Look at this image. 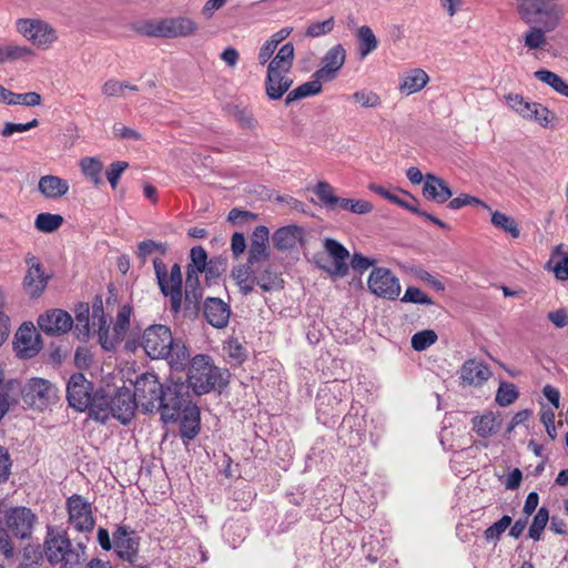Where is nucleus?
<instances>
[{
	"label": "nucleus",
	"mask_w": 568,
	"mask_h": 568,
	"mask_svg": "<svg viewBox=\"0 0 568 568\" xmlns=\"http://www.w3.org/2000/svg\"><path fill=\"white\" fill-rule=\"evenodd\" d=\"M80 168L82 173L89 179L93 184L99 185L102 183V162L97 158H83L80 161Z\"/></svg>",
	"instance_id": "37998d69"
},
{
	"label": "nucleus",
	"mask_w": 568,
	"mask_h": 568,
	"mask_svg": "<svg viewBox=\"0 0 568 568\" xmlns=\"http://www.w3.org/2000/svg\"><path fill=\"white\" fill-rule=\"evenodd\" d=\"M552 0H518V10L527 23H536L552 31L559 23L561 11Z\"/></svg>",
	"instance_id": "423d86ee"
},
{
	"label": "nucleus",
	"mask_w": 568,
	"mask_h": 568,
	"mask_svg": "<svg viewBox=\"0 0 568 568\" xmlns=\"http://www.w3.org/2000/svg\"><path fill=\"white\" fill-rule=\"evenodd\" d=\"M230 306L217 297H209L204 303V316L216 328H224L230 320Z\"/></svg>",
	"instance_id": "393cba45"
},
{
	"label": "nucleus",
	"mask_w": 568,
	"mask_h": 568,
	"mask_svg": "<svg viewBox=\"0 0 568 568\" xmlns=\"http://www.w3.org/2000/svg\"><path fill=\"white\" fill-rule=\"evenodd\" d=\"M322 83V80L313 78L312 81L298 85L297 88L288 92L285 99V104L290 105L294 101L321 93Z\"/></svg>",
	"instance_id": "58836bf2"
},
{
	"label": "nucleus",
	"mask_w": 568,
	"mask_h": 568,
	"mask_svg": "<svg viewBox=\"0 0 568 568\" xmlns=\"http://www.w3.org/2000/svg\"><path fill=\"white\" fill-rule=\"evenodd\" d=\"M128 166L129 164L125 161H116L110 164L106 171V179L112 189L118 186L119 180Z\"/></svg>",
	"instance_id": "0e129e2a"
},
{
	"label": "nucleus",
	"mask_w": 568,
	"mask_h": 568,
	"mask_svg": "<svg viewBox=\"0 0 568 568\" xmlns=\"http://www.w3.org/2000/svg\"><path fill=\"white\" fill-rule=\"evenodd\" d=\"M345 60L346 51L344 47L342 44L332 47L322 58V67L314 72L313 78L323 82L334 80L343 68Z\"/></svg>",
	"instance_id": "a211bd4d"
},
{
	"label": "nucleus",
	"mask_w": 568,
	"mask_h": 568,
	"mask_svg": "<svg viewBox=\"0 0 568 568\" xmlns=\"http://www.w3.org/2000/svg\"><path fill=\"white\" fill-rule=\"evenodd\" d=\"M321 204L328 210L341 209L354 214L364 215L373 211V205L366 200L339 197L334 187L326 181H320L313 189Z\"/></svg>",
	"instance_id": "0eeeda50"
},
{
	"label": "nucleus",
	"mask_w": 568,
	"mask_h": 568,
	"mask_svg": "<svg viewBox=\"0 0 568 568\" xmlns=\"http://www.w3.org/2000/svg\"><path fill=\"white\" fill-rule=\"evenodd\" d=\"M90 317L92 327L94 329L97 328L98 335H100L108 322L104 315L103 301L101 296H95L93 298Z\"/></svg>",
	"instance_id": "8fccbe9b"
},
{
	"label": "nucleus",
	"mask_w": 568,
	"mask_h": 568,
	"mask_svg": "<svg viewBox=\"0 0 568 568\" xmlns=\"http://www.w3.org/2000/svg\"><path fill=\"white\" fill-rule=\"evenodd\" d=\"M189 406L194 404L189 399L184 384L168 383L164 384L155 412L160 413L163 423L168 424L176 422Z\"/></svg>",
	"instance_id": "39448f33"
},
{
	"label": "nucleus",
	"mask_w": 568,
	"mask_h": 568,
	"mask_svg": "<svg viewBox=\"0 0 568 568\" xmlns=\"http://www.w3.org/2000/svg\"><path fill=\"white\" fill-rule=\"evenodd\" d=\"M141 346L150 358L166 359L176 368L183 366L190 357L185 345L175 341L171 329L161 324L151 325L144 331Z\"/></svg>",
	"instance_id": "f257e3e1"
},
{
	"label": "nucleus",
	"mask_w": 568,
	"mask_h": 568,
	"mask_svg": "<svg viewBox=\"0 0 568 568\" xmlns=\"http://www.w3.org/2000/svg\"><path fill=\"white\" fill-rule=\"evenodd\" d=\"M202 295L199 275L194 274L193 271H186L185 308L197 311Z\"/></svg>",
	"instance_id": "f704fd0d"
},
{
	"label": "nucleus",
	"mask_w": 568,
	"mask_h": 568,
	"mask_svg": "<svg viewBox=\"0 0 568 568\" xmlns=\"http://www.w3.org/2000/svg\"><path fill=\"white\" fill-rule=\"evenodd\" d=\"M528 120L535 121L544 128L551 125L555 114L540 103H535Z\"/></svg>",
	"instance_id": "4d7b16f0"
},
{
	"label": "nucleus",
	"mask_w": 568,
	"mask_h": 568,
	"mask_svg": "<svg viewBox=\"0 0 568 568\" xmlns=\"http://www.w3.org/2000/svg\"><path fill=\"white\" fill-rule=\"evenodd\" d=\"M293 80L288 73L267 70L265 79V92L270 100L281 99L288 91Z\"/></svg>",
	"instance_id": "a878e982"
},
{
	"label": "nucleus",
	"mask_w": 568,
	"mask_h": 568,
	"mask_svg": "<svg viewBox=\"0 0 568 568\" xmlns=\"http://www.w3.org/2000/svg\"><path fill=\"white\" fill-rule=\"evenodd\" d=\"M62 223L63 217L60 214L40 213L36 217L34 226L40 232L52 233L57 231Z\"/></svg>",
	"instance_id": "c03bdc74"
},
{
	"label": "nucleus",
	"mask_w": 568,
	"mask_h": 568,
	"mask_svg": "<svg viewBox=\"0 0 568 568\" xmlns=\"http://www.w3.org/2000/svg\"><path fill=\"white\" fill-rule=\"evenodd\" d=\"M12 460L8 449L0 445V484L8 481L11 475Z\"/></svg>",
	"instance_id": "338daca9"
},
{
	"label": "nucleus",
	"mask_w": 568,
	"mask_h": 568,
	"mask_svg": "<svg viewBox=\"0 0 568 568\" xmlns=\"http://www.w3.org/2000/svg\"><path fill=\"white\" fill-rule=\"evenodd\" d=\"M437 341V334L432 329H424L413 335L412 347L415 351H425Z\"/></svg>",
	"instance_id": "5fc2aeb1"
},
{
	"label": "nucleus",
	"mask_w": 568,
	"mask_h": 568,
	"mask_svg": "<svg viewBox=\"0 0 568 568\" xmlns=\"http://www.w3.org/2000/svg\"><path fill=\"white\" fill-rule=\"evenodd\" d=\"M164 384H161L154 373H143L136 377L133 396L143 413H154L158 402L163 392Z\"/></svg>",
	"instance_id": "6e6552de"
},
{
	"label": "nucleus",
	"mask_w": 568,
	"mask_h": 568,
	"mask_svg": "<svg viewBox=\"0 0 568 568\" xmlns=\"http://www.w3.org/2000/svg\"><path fill=\"white\" fill-rule=\"evenodd\" d=\"M196 28V23L186 17L162 19L163 38L187 37Z\"/></svg>",
	"instance_id": "cd10ccee"
},
{
	"label": "nucleus",
	"mask_w": 568,
	"mask_h": 568,
	"mask_svg": "<svg viewBox=\"0 0 568 568\" xmlns=\"http://www.w3.org/2000/svg\"><path fill=\"white\" fill-rule=\"evenodd\" d=\"M139 537L128 526H119L113 532V548L124 561L134 564L139 556Z\"/></svg>",
	"instance_id": "dca6fc26"
},
{
	"label": "nucleus",
	"mask_w": 568,
	"mask_h": 568,
	"mask_svg": "<svg viewBox=\"0 0 568 568\" xmlns=\"http://www.w3.org/2000/svg\"><path fill=\"white\" fill-rule=\"evenodd\" d=\"M369 291L386 300L395 301L400 294L399 280L386 267H375L367 280Z\"/></svg>",
	"instance_id": "f8f14e48"
},
{
	"label": "nucleus",
	"mask_w": 568,
	"mask_h": 568,
	"mask_svg": "<svg viewBox=\"0 0 568 568\" xmlns=\"http://www.w3.org/2000/svg\"><path fill=\"white\" fill-rule=\"evenodd\" d=\"M227 371L215 366L207 355H196L192 358L187 373V382L195 394H207L227 383Z\"/></svg>",
	"instance_id": "f03ea898"
},
{
	"label": "nucleus",
	"mask_w": 568,
	"mask_h": 568,
	"mask_svg": "<svg viewBox=\"0 0 568 568\" xmlns=\"http://www.w3.org/2000/svg\"><path fill=\"white\" fill-rule=\"evenodd\" d=\"M507 104L524 119L531 116V110L536 102L526 101L520 94L506 95Z\"/></svg>",
	"instance_id": "de8ad7c7"
},
{
	"label": "nucleus",
	"mask_w": 568,
	"mask_h": 568,
	"mask_svg": "<svg viewBox=\"0 0 568 568\" xmlns=\"http://www.w3.org/2000/svg\"><path fill=\"white\" fill-rule=\"evenodd\" d=\"M38 125H39L38 119H33L27 123L6 122L1 130V135L4 138H9V136L13 135L14 133L26 132V131H29V130L38 126Z\"/></svg>",
	"instance_id": "052dcab7"
},
{
	"label": "nucleus",
	"mask_w": 568,
	"mask_h": 568,
	"mask_svg": "<svg viewBox=\"0 0 568 568\" xmlns=\"http://www.w3.org/2000/svg\"><path fill=\"white\" fill-rule=\"evenodd\" d=\"M325 251L333 260L331 267L323 268L331 275L344 277L348 273L347 260L349 257L348 251L336 240L326 239L324 242Z\"/></svg>",
	"instance_id": "5701e85b"
},
{
	"label": "nucleus",
	"mask_w": 568,
	"mask_h": 568,
	"mask_svg": "<svg viewBox=\"0 0 568 568\" xmlns=\"http://www.w3.org/2000/svg\"><path fill=\"white\" fill-rule=\"evenodd\" d=\"M252 266V264L245 263L237 265L232 270L231 276L240 292L243 295H248L253 292L255 285H258L265 292L271 291L272 285L265 282L264 277L257 278Z\"/></svg>",
	"instance_id": "412c9836"
},
{
	"label": "nucleus",
	"mask_w": 568,
	"mask_h": 568,
	"mask_svg": "<svg viewBox=\"0 0 568 568\" xmlns=\"http://www.w3.org/2000/svg\"><path fill=\"white\" fill-rule=\"evenodd\" d=\"M549 520V511L545 507H540L534 516L532 523L529 527L528 535L534 540H539L541 534Z\"/></svg>",
	"instance_id": "09e8293b"
},
{
	"label": "nucleus",
	"mask_w": 568,
	"mask_h": 568,
	"mask_svg": "<svg viewBox=\"0 0 568 568\" xmlns=\"http://www.w3.org/2000/svg\"><path fill=\"white\" fill-rule=\"evenodd\" d=\"M70 524L79 531H89L94 526L90 503L81 495H72L67 500Z\"/></svg>",
	"instance_id": "2eb2a0df"
},
{
	"label": "nucleus",
	"mask_w": 568,
	"mask_h": 568,
	"mask_svg": "<svg viewBox=\"0 0 568 568\" xmlns=\"http://www.w3.org/2000/svg\"><path fill=\"white\" fill-rule=\"evenodd\" d=\"M511 525V517L504 515L498 521L489 526L484 531V537L487 541H498L505 530Z\"/></svg>",
	"instance_id": "603ef678"
},
{
	"label": "nucleus",
	"mask_w": 568,
	"mask_h": 568,
	"mask_svg": "<svg viewBox=\"0 0 568 568\" xmlns=\"http://www.w3.org/2000/svg\"><path fill=\"white\" fill-rule=\"evenodd\" d=\"M404 303H414L420 305H433L434 301L424 293L420 288L415 286H408L404 296L402 297Z\"/></svg>",
	"instance_id": "13d9d810"
},
{
	"label": "nucleus",
	"mask_w": 568,
	"mask_h": 568,
	"mask_svg": "<svg viewBox=\"0 0 568 568\" xmlns=\"http://www.w3.org/2000/svg\"><path fill=\"white\" fill-rule=\"evenodd\" d=\"M39 191L48 199L61 197L69 191V183L55 175H44L39 180Z\"/></svg>",
	"instance_id": "473e14b6"
},
{
	"label": "nucleus",
	"mask_w": 568,
	"mask_h": 568,
	"mask_svg": "<svg viewBox=\"0 0 568 568\" xmlns=\"http://www.w3.org/2000/svg\"><path fill=\"white\" fill-rule=\"evenodd\" d=\"M180 434L182 438L194 439L200 430V410L196 405L189 406L181 414Z\"/></svg>",
	"instance_id": "2f4dec72"
},
{
	"label": "nucleus",
	"mask_w": 568,
	"mask_h": 568,
	"mask_svg": "<svg viewBox=\"0 0 568 568\" xmlns=\"http://www.w3.org/2000/svg\"><path fill=\"white\" fill-rule=\"evenodd\" d=\"M304 230L297 225H288L278 229L273 235L274 246L280 251L293 248L297 242H301Z\"/></svg>",
	"instance_id": "c85d7f7f"
},
{
	"label": "nucleus",
	"mask_w": 568,
	"mask_h": 568,
	"mask_svg": "<svg viewBox=\"0 0 568 568\" xmlns=\"http://www.w3.org/2000/svg\"><path fill=\"white\" fill-rule=\"evenodd\" d=\"M294 45L291 42L283 44L275 57L268 62L267 70L290 73L294 62Z\"/></svg>",
	"instance_id": "72a5a7b5"
},
{
	"label": "nucleus",
	"mask_w": 568,
	"mask_h": 568,
	"mask_svg": "<svg viewBox=\"0 0 568 568\" xmlns=\"http://www.w3.org/2000/svg\"><path fill=\"white\" fill-rule=\"evenodd\" d=\"M429 81L428 74L422 69H413L404 77L399 90L407 95L424 89Z\"/></svg>",
	"instance_id": "c9c22d12"
},
{
	"label": "nucleus",
	"mask_w": 568,
	"mask_h": 568,
	"mask_svg": "<svg viewBox=\"0 0 568 568\" xmlns=\"http://www.w3.org/2000/svg\"><path fill=\"white\" fill-rule=\"evenodd\" d=\"M358 42L357 51L361 59L366 58L378 47V40L368 26H362L356 32Z\"/></svg>",
	"instance_id": "4c0bfd02"
},
{
	"label": "nucleus",
	"mask_w": 568,
	"mask_h": 568,
	"mask_svg": "<svg viewBox=\"0 0 568 568\" xmlns=\"http://www.w3.org/2000/svg\"><path fill=\"white\" fill-rule=\"evenodd\" d=\"M34 53L32 49L26 45L8 44L0 47V64L27 60Z\"/></svg>",
	"instance_id": "a19ab883"
},
{
	"label": "nucleus",
	"mask_w": 568,
	"mask_h": 568,
	"mask_svg": "<svg viewBox=\"0 0 568 568\" xmlns=\"http://www.w3.org/2000/svg\"><path fill=\"white\" fill-rule=\"evenodd\" d=\"M352 99L364 108H375L381 104L378 94L372 91H356L352 94Z\"/></svg>",
	"instance_id": "e2e57ef3"
},
{
	"label": "nucleus",
	"mask_w": 568,
	"mask_h": 568,
	"mask_svg": "<svg viewBox=\"0 0 568 568\" xmlns=\"http://www.w3.org/2000/svg\"><path fill=\"white\" fill-rule=\"evenodd\" d=\"M156 250H160L162 253H165L166 246L162 243H156L152 240L142 241L138 246V256L142 260V262H144L145 258Z\"/></svg>",
	"instance_id": "774afa93"
},
{
	"label": "nucleus",
	"mask_w": 568,
	"mask_h": 568,
	"mask_svg": "<svg viewBox=\"0 0 568 568\" xmlns=\"http://www.w3.org/2000/svg\"><path fill=\"white\" fill-rule=\"evenodd\" d=\"M423 195L428 201L443 204L453 196V191L444 179L434 174H426L423 186Z\"/></svg>",
	"instance_id": "b1692460"
},
{
	"label": "nucleus",
	"mask_w": 568,
	"mask_h": 568,
	"mask_svg": "<svg viewBox=\"0 0 568 568\" xmlns=\"http://www.w3.org/2000/svg\"><path fill=\"white\" fill-rule=\"evenodd\" d=\"M268 258V251L266 245L258 244L256 241H251L248 248V264L254 265L260 261H266Z\"/></svg>",
	"instance_id": "69168bd1"
},
{
	"label": "nucleus",
	"mask_w": 568,
	"mask_h": 568,
	"mask_svg": "<svg viewBox=\"0 0 568 568\" xmlns=\"http://www.w3.org/2000/svg\"><path fill=\"white\" fill-rule=\"evenodd\" d=\"M518 397V392L514 384L503 382L500 383L497 393H496V402L500 406H508L513 404Z\"/></svg>",
	"instance_id": "864d4df0"
},
{
	"label": "nucleus",
	"mask_w": 568,
	"mask_h": 568,
	"mask_svg": "<svg viewBox=\"0 0 568 568\" xmlns=\"http://www.w3.org/2000/svg\"><path fill=\"white\" fill-rule=\"evenodd\" d=\"M38 325L48 335H61L72 328L73 320L68 312L54 308L40 315Z\"/></svg>",
	"instance_id": "6ab92c4d"
},
{
	"label": "nucleus",
	"mask_w": 568,
	"mask_h": 568,
	"mask_svg": "<svg viewBox=\"0 0 568 568\" xmlns=\"http://www.w3.org/2000/svg\"><path fill=\"white\" fill-rule=\"evenodd\" d=\"M131 307L123 305L118 314L112 331L106 322L101 334L99 335V342L103 349L111 351L116 344L123 339L130 325Z\"/></svg>",
	"instance_id": "4468645a"
},
{
	"label": "nucleus",
	"mask_w": 568,
	"mask_h": 568,
	"mask_svg": "<svg viewBox=\"0 0 568 568\" xmlns=\"http://www.w3.org/2000/svg\"><path fill=\"white\" fill-rule=\"evenodd\" d=\"M24 262L28 268L22 280V288L29 297L37 298L45 291L51 276L45 273L40 260L33 254L28 253Z\"/></svg>",
	"instance_id": "9d476101"
},
{
	"label": "nucleus",
	"mask_w": 568,
	"mask_h": 568,
	"mask_svg": "<svg viewBox=\"0 0 568 568\" xmlns=\"http://www.w3.org/2000/svg\"><path fill=\"white\" fill-rule=\"evenodd\" d=\"M140 408L130 389L122 388L111 398V416L123 425L129 424Z\"/></svg>",
	"instance_id": "aec40b11"
},
{
	"label": "nucleus",
	"mask_w": 568,
	"mask_h": 568,
	"mask_svg": "<svg viewBox=\"0 0 568 568\" xmlns=\"http://www.w3.org/2000/svg\"><path fill=\"white\" fill-rule=\"evenodd\" d=\"M93 387L83 374H74L68 382L67 399L69 405L79 412L87 410L93 395Z\"/></svg>",
	"instance_id": "ddd939ff"
},
{
	"label": "nucleus",
	"mask_w": 568,
	"mask_h": 568,
	"mask_svg": "<svg viewBox=\"0 0 568 568\" xmlns=\"http://www.w3.org/2000/svg\"><path fill=\"white\" fill-rule=\"evenodd\" d=\"M546 31L547 30L544 27L542 29L531 28L525 36V45L530 50L541 48L546 43Z\"/></svg>",
	"instance_id": "680f3d73"
},
{
	"label": "nucleus",
	"mask_w": 568,
	"mask_h": 568,
	"mask_svg": "<svg viewBox=\"0 0 568 568\" xmlns=\"http://www.w3.org/2000/svg\"><path fill=\"white\" fill-rule=\"evenodd\" d=\"M191 264L187 265V271H193L194 274L203 273L206 270L207 254L202 246H194L190 252Z\"/></svg>",
	"instance_id": "3c124183"
},
{
	"label": "nucleus",
	"mask_w": 568,
	"mask_h": 568,
	"mask_svg": "<svg viewBox=\"0 0 568 568\" xmlns=\"http://www.w3.org/2000/svg\"><path fill=\"white\" fill-rule=\"evenodd\" d=\"M334 26H335V20L333 17H331L324 21H321V22L320 21L312 22L307 27V29L305 31V36L308 38H318V37L328 34L333 31Z\"/></svg>",
	"instance_id": "6e6d98bb"
},
{
	"label": "nucleus",
	"mask_w": 568,
	"mask_h": 568,
	"mask_svg": "<svg viewBox=\"0 0 568 568\" xmlns=\"http://www.w3.org/2000/svg\"><path fill=\"white\" fill-rule=\"evenodd\" d=\"M467 205H480L485 209H489V206L480 199L466 193H462L448 202V207L450 210H459Z\"/></svg>",
	"instance_id": "bf43d9fd"
},
{
	"label": "nucleus",
	"mask_w": 568,
	"mask_h": 568,
	"mask_svg": "<svg viewBox=\"0 0 568 568\" xmlns=\"http://www.w3.org/2000/svg\"><path fill=\"white\" fill-rule=\"evenodd\" d=\"M473 430L479 437H489L495 434L499 427L500 423L497 420L495 414L493 412H486L480 416H475L473 418Z\"/></svg>",
	"instance_id": "e433bc0d"
},
{
	"label": "nucleus",
	"mask_w": 568,
	"mask_h": 568,
	"mask_svg": "<svg viewBox=\"0 0 568 568\" xmlns=\"http://www.w3.org/2000/svg\"><path fill=\"white\" fill-rule=\"evenodd\" d=\"M75 327L78 338L87 339L90 335V328L92 326L90 317V307L87 303H80L75 310Z\"/></svg>",
	"instance_id": "ea45409f"
},
{
	"label": "nucleus",
	"mask_w": 568,
	"mask_h": 568,
	"mask_svg": "<svg viewBox=\"0 0 568 568\" xmlns=\"http://www.w3.org/2000/svg\"><path fill=\"white\" fill-rule=\"evenodd\" d=\"M491 223L504 232L509 233L514 239H517L520 235L516 221L511 216L499 211H495L491 214Z\"/></svg>",
	"instance_id": "a18cd8bd"
},
{
	"label": "nucleus",
	"mask_w": 568,
	"mask_h": 568,
	"mask_svg": "<svg viewBox=\"0 0 568 568\" xmlns=\"http://www.w3.org/2000/svg\"><path fill=\"white\" fill-rule=\"evenodd\" d=\"M17 30L38 47L48 48L58 39L55 29L40 19H19Z\"/></svg>",
	"instance_id": "9b49d317"
},
{
	"label": "nucleus",
	"mask_w": 568,
	"mask_h": 568,
	"mask_svg": "<svg viewBox=\"0 0 568 568\" xmlns=\"http://www.w3.org/2000/svg\"><path fill=\"white\" fill-rule=\"evenodd\" d=\"M87 409L92 419L105 424L111 416V398L102 390L95 392Z\"/></svg>",
	"instance_id": "c756f323"
},
{
	"label": "nucleus",
	"mask_w": 568,
	"mask_h": 568,
	"mask_svg": "<svg viewBox=\"0 0 568 568\" xmlns=\"http://www.w3.org/2000/svg\"><path fill=\"white\" fill-rule=\"evenodd\" d=\"M36 515L27 507H13L6 513L8 529L18 538H29L36 523Z\"/></svg>",
	"instance_id": "f3484780"
},
{
	"label": "nucleus",
	"mask_w": 568,
	"mask_h": 568,
	"mask_svg": "<svg viewBox=\"0 0 568 568\" xmlns=\"http://www.w3.org/2000/svg\"><path fill=\"white\" fill-rule=\"evenodd\" d=\"M19 394L28 406L37 409L48 407L57 398L53 384L39 377L30 378L23 386L20 385Z\"/></svg>",
	"instance_id": "1a4fd4ad"
},
{
	"label": "nucleus",
	"mask_w": 568,
	"mask_h": 568,
	"mask_svg": "<svg viewBox=\"0 0 568 568\" xmlns=\"http://www.w3.org/2000/svg\"><path fill=\"white\" fill-rule=\"evenodd\" d=\"M491 372L487 365L476 359L466 361L460 368V378L468 385L479 386L487 381Z\"/></svg>",
	"instance_id": "bb28decb"
},
{
	"label": "nucleus",
	"mask_w": 568,
	"mask_h": 568,
	"mask_svg": "<svg viewBox=\"0 0 568 568\" xmlns=\"http://www.w3.org/2000/svg\"><path fill=\"white\" fill-rule=\"evenodd\" d=\"M153 267L161 293L170 298V311L176 315L181 311L183 300L181 266L178 263L173 264L168 274L165 263L161 258H154Z\"/></svg>",
	"instance_id": "20e7f679"
},
{
	"label": "nucleus",
	"mask_w": 568,
	"mask_h": 568,
	"mask_svg": "<svg viewBox=\"0 0 568 568\" xmlns=\"http://www.w3.org/2000/svg\"><path fill=\"white\" fill-rule=\"evenodd\" d=\"M43 547L48 561L53 566L60 565L64 568H74L84 560V547L82 544L73 547L67 535L55 530L53 527H48Z\"/></svg>",
	"instance_id": "7ed1b4c3"
},
{
	"label": "nucleus",
	"mask_w": 568,
	"mask_h": 568,
	"mask_svg": "<svg viewBox=\"0 0 568 568\" xmlns=\"http://www.w3.org/2000/svg\"><path fill=\"white\" fill-rule=\"evenodd\" d=\"M14 349L19 357L31 358L40 351L39 334L32 324H22L16 333Z\"/></svg>",
	"instance_id": "4be33fe9"
},
{
	"label": "nucleus",
	"mask_w": 568,
	"mask_h": 568,
	"mask_svg": "<svg viewBox=\"0 0 568 568\" xmlns=\"http://www.w3.org/2000/svg\"><path fill=\"white\" fill-rule=\"evenodd\" d=\"M42 103V98L38 92H26V93H14L9 91L8 94V105H24V106H38Z\"/></svg>",
	"instance_id": "49530a36"
},
{
	"label": "nucleus",
	"mask_w": 568,
	"mask_h": 568,
	"mask_svg": "<svg viewBox=\"0 0 568 568\" xmlns=\"http://www.w3.org/2000/svg\"><path fill=\"white\" fill-rule=\"evenodd\" d=\"M18 390L20 383L16 379L3 382V372L0 368V420L9 410L10 406L18 403Z\"/></svg>",
	"instance_id": "7c9ffc66"
},
{
	"label": "nucleus",
	"mask_w": 568,
	"mask_h": 568,
	"mask_svg": "<svg viewBox=\"0 0 568 568\" xmlns=\"http://www.w3.org/2000/svg\"><path fill=\"white\" fill-rule=\"evenodd\" d=\"M535 78L568 98V83L558 74L548 70H538L535 72Z\"/></svg>",
	"instance_id": "79ce46f5"
}]
</instances>
